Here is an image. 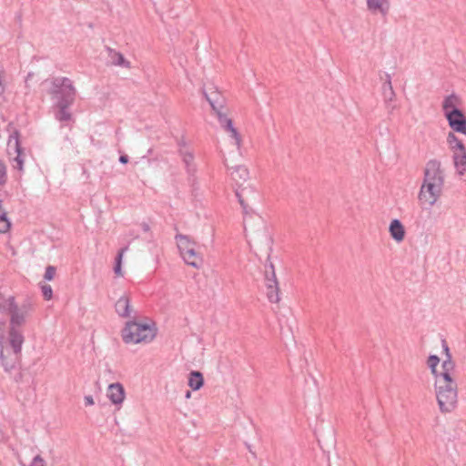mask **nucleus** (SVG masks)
<instances>
[{
    "mask_svg": "<svg viewBox=\"0 0 466 466\" xmlns=\"http://www.w3.org/2000/svg\"><path fill=\"white\" fill-rule=\"evenodd\" d=\"M35 310V304L30 298H26L18 305L14 296L8 298L0 293V313L11 317L12 344L16 346L22 340V326L26 319Z\"/></svg>",
    "mask_w": 466,
    "mask_h": 466,
    "instance_id": "obj_1",
    "label": "nucleus"
},
{
    "mask_svg": "<svg viewBox=\"0 0 466 466\" xmlns=\"http://www.w3.org/2000/svg\"><path fill=\"white\" fill-rule=\"evenodd\" d=\"M48 93L55 100V106L58 109L56 118L60 122L70 121L72 114L68 108L74 104L76 96V90L72 81L65 76L54 78Z\"/></svg>",
    "mask_w": 466,
    "mask_h": 466,
    "instance_id": "obj_2",
    "label": "nucleus"
},
{
    "mask_svg": "<svg viewBox=\"0 0 466 466\" xmlns=\"http://www.w3.org/2000/svg\"><path fill=\"white\" fill-rule=\"evenodd\" d=\"M157 333V328L153 320L140 322L133 319L126 322L121 330V337L126 344L150 343Z\"/></svg>",
    "mask_w": 466,
    "mask_h": 466,
    "instance_id": "obj_3",
    "label": "nucleus"
},
{
    "mask_svg": "<svg viewBox=\"0 0 466 466\" xmlns=\"http://www.w3.org/2000/svg\"><path fill=\"white\" fill-rule=\"evenodd\" d=\"M437 402L441 412L447 413L454 410L458 404V385L451 375L438 379L434 382Z\"/></svg>",
    "mask_w": 466,
    "mask_h": 466,
    "instance_id": "obj_4",
    "label": "nucleus"
},
{
    "mask_svg": "<svg viewBox=\"0 0 466 466\" xmlns=\"http://www.w3.org/2000/svg\"><path fill=\"white\" fill-rule=\"evenodd\" d=\"M175 239L185 263L194 268H199L203 265V258L196 250L197 242L192 240L189 236L180 233L175 236Z\"/></svg>",
    "mask_w": 466,
    "mask_h": 466,
    "instance_id": "obj_5",
    "label": "nucleus"
},
{
    "mask_svg": "<svg viewBox=\"0 0 466 466\" xmlns=\"http://www.w3.org/2000/svg\"><path fill=\"white\" fill-rule=\"evenodd\" d=\"M232 171L230 173L232 179L236 182L238 187L236 189V197L244 210L245 213H248V196L253 194V190L248 187H241L242 183L246 182L248 178L249 172L245 166H236L232 167Z\"/></svg>",
    "mask_w": 466,
    "mask_h": 466,
    "instance_id": "obj_6",
    "label": "nucleus"
},
{
    "mask_svg": "<svg viewBox=\"0 0 466 466\" xmlns=\"http://www.w3.org/2000/svg\"><path fill=\"white\" fill-rule=\"evenodd\" d=\"M264 280L267 289V298L271 303H278L279 298V286L276 276L275 267L268 256L264 265Z\"/></svg>",
    "mask_w": 466,
    "mask_h": 466,
    "instance_id": "obj_7",
    "label": "nucleus"
},
{
    "mask_svg": "<svg viewBox=\"0 0 466 466\" xmlns=\"http://www.w3.org/2000/svg\"><path fill=\"white\" fill-rule=\"evenodd\" d=\"M7 130L10 133L8 143H7V152L8 155H12L10 152V149L12 147V140L14 139V146L13 149L14 152L16 154V156L11 159L13 162L14 168L18 169L19 171L24 170V155H25V149L23 148L20 141V131L15 128L13 125V123H9L7 125Z\"/></svg>",
    "mask_w": 466,
    "mask_h": 466,
    "instance_id": "obj_8",
    "label": "nucleus"
},
{
    "mask_svg": "<svg viewBox=\"0 0 466 466\" xmlns=\"http://www.w3.org/2000/svg\"><path fill=\"white\" fill-rule=\"evenodd\" d=\"M444 116L453 133L466 136V115L461 108L447 111Z\"/></svg>",
    "mask_w": 466,
    "mask_h": 466,
    "instance_id": "obj_9",
    "label": "nucleus"
},
{
    "mask_svg": "<svg viewBox=\"0 0 466 466\" xmlns=\"http://www.w3.org/2000/svg\"><path fill=\"white\" fill-rule=\"evenodd\" d=\"M203 95L209 103L218 120L219 115H227L222 111L226 105V99L217 87L211 86L208 90L204 89Z\"/></svg>",
    "mask_w": 466,
    "mask_h": 466,
    "instance_id": "obj_10",
    "label": "nucleus"
},
{
    "mask_svg": "<svg viewBox=\"0 0 466 466\" xmlns=\"http://www.w3.org/2000/svg\"><path fill=\"white\" fill-rule=\"evenodd\" d=\"M442 187V185L423 181L419 193L420 201L432 206L440 197Z\"/></svg>",
    "mask_w": 466,
    "mask_h": 466,
    "instance_id": "obj_11",
    "label": "nucleus"
},
{
    "mask_svg": "<svg viewBox=\"0 0 466 466\" xmlns=\"http://www.w3.org/2000/svg\"><path fill=\"white\" fill-rule=\"evenodd\" d=\"M424 182L444 184L443 171L441 168V162L437 159H431L426 163L424 169Z\"/></svg>",
    "mask_w": 466,
    "mask_h": 466,
    "instance_id": "obj_12",
    "label": "nucleus"
},
{
    "mask_svg": "<svg viewBox=\"0 0 466 466\" xmlns=\"http://www.w3.org/2000/svg\"><path fill=\"white\" fill-rule=\"evenodd\" d=\"M107 397L115 405H120L126 397L124 386L120 382H115L107 388Z\"/></svg>",
    "mask_w": 466,
    "mask_h": 466,
    "instance_id": "obj_13",
    "label": "nucleus"
},
{
    "mask_svg": "<svg viewBox=\"0 0 466 466\" xmlns=\"http://www.w3.org/2000/svg\"><path fill=\"white\" fill-rule=\"evenodd\" d=\"M115 310L121 318H128L131 314V299L128 294L122 295L115 303Z\"/></svg>",
    "mask_w": 466,
    "mask_h": 466,
    "instance_id": "obj_14",
    "label": "nucleus"
},
{
    "mask_svg": "<svg viewBox=\"0 0 466 466\" xmlns=\"http://www.w3.org/2000/svg\"><path fill=\"white\" fill-rule=\"evenodd\" d=\"M179 154L182 157V160L186 165L187 172L189 176L188 180L192 184V186H194L197 180V177L195 176L197 168L196 166L193 164L194 155L192 152L183 151L182 149L179 150Z\"/></svg>",
    "mask_w": 466,
    "mask_h": 466,
    "instance_id": "obj_15",
    "label": "nucleus"
},
{
    "mask_svg": "<svg viewBox=\"0 0 466 466\" xmlns=\"http://www.w3.org/2000/svg\"><path fill=\"white\" fill-rule=\"evenodd\" d=\"M219 124L223 127L228 132L231 134V137L235 140V144L239 148L241 144V136L237 130V128L233 126V121L231 118H228L227 115H219Z\"/></svg>",
    "mask_w": 466,
    "mask_h": 466,
    "instance_id": "obj_16",
    "label": "nucleus"
},
{
    "mask_svg": "<svg viewBox=\"0 0 466 466\" xmlns=\"http://www.w3.org/2000/svg\"><path fill=\"white\" fill-rule=\"evenodd\" d=\"M389 232L390 237L398 243L403 241L406 234L403 224L398 218H394L390 221Z\"/></svg>",
    "mask_w": 466,
    "mask_h": 466,
    "instance_id": "obj_17",
    "label": "nucleus"
},
{
    "mask_svg": "<svg viewBox=\"0 0 466 466\" xmlns=\"http://www.w3.org/2000/svg\"><path fill=\"white\" fill-rule=\"evenodd\" d=\"M367 6L372 13H380L382 16H386L389 13V0H367Z\"/></svg>",
    "mask_w": 466,
    "mask_h": 466,
    "instance_id": "obj_18",
    "label": "nucleus"
},
{
    "mask_svg": "<svg viewBox=\"0 0 466 466\" xmlns=\"http://www.w3.org/2000/svg\"><path fill=\"white\" fill-rule=\"evenodd\" d=\"M204 376L198 370H192L188 374L187 385L192 390H198L204 386Z\"/></svg>",
    "mask_w": 466,
    "mask_h": 466,
    "instance_id": "obj_19",
    "label": "nucleus"
},
{
    "mask_svg": "<svg viewBox=\"0 0 466 466\" xmlns=\"http://www.w3.org/2000/svg\"><path fill=\"white\" fill-rule=\"evenodd\" d=\"M461 103V100L456 94L452 93L447 96L442 102L443 113L446 114L447 111L452 110V108H459Z\"/></svg>",
    "mask_w": 466,
    "mask_h": 466,
    "instance_id": "obj_20",
    "label": "nucleus"
},
{
    "mask_svg": "<svg viewBox=\"0 0 466 466\" xmlns=\"http://www.w3.org/2000/svg\"><path fill=\"white\" fill-rule=\"evenodd\" d=\"M107 51L112 58V63L115 66H119L125 68H130V62L127 61L122 53L115 51L114 49L107 47Z\"/></svg>",
    "mask_w": 466,
    "mask_h": 466,
    "instance_id": "obj_21",
    "label": "nucleus"
},
{
    "mask_svg": "<svg viewBox=\"0 0 466 466\" xmlns=\"http://www.w3.org/2000/svg\"><path fill=\"white\" fill-rule=\"evenodd\" d=\"M447 143L454 153L466 151L464 144L453 132H449L447 136Z\"/></svg>",
    "mask_w": 466,
    "mask_h": 466,
    "instance_id": "obj_22",
    "label": "nucleus"
},
{
    "mask_svg": "<svg viewBox=\"0 0 466 466\" xmlns=\"http://www.w3.org/2000/svg\"><path fill=\"white\" fill-rule=\"evenodd\" d=\"M454 166L460 175H463L466 171V151L455 152L453 155Z\"/></svg>",
    "mask_w": 466,
    "mask_h": 466,
    "instance_id": "obj_23",
    "label": "nucleus"
},
{
    "mask_svg": "<svg viewBox=\"0 0 466 466\" xmlns=\"http://www.w3.org/2000/svg\"><path fill=\"white\" fill-rule=\"evenodd\" d=\"M455 366L452 356L445 358L441 364L442 370L441 371V377H439V379H444L445 375H451V372L455 370Z\"/></svg>",
    "mask_w": 466,
    "mask_h": 466,
    "instance_id": "obj_24",
    "label": "nucleus"
},
{
    "mask_svg": "<svg viewBox=\"0 0 466 466\" xmlns=\"http://www.w3.org/2000/svg\"><path fill=\"white\" fill-rule=\"evenodd\" d=\"M382 95L384 97L386 108L388 109L389 114H391L393 112V110L396 108V106L392 105V102L396 96L395 92L393 89H390V90L382 92Z\"/></svg>",
    "mask_w": 466,
    "mask_h": 466,
    "instance_id": "obj_25",
    "label": "nucleus"
},
{
    "mask_svg": "<svg viewBox=\"0 0 466 466\" xmlns=\"http://www.w3.org/2000/svg\"><path fill=\"white\" fill-rule=\"evenodd\" d=\"M41 290H42L43 298L46 300H50L53 298V289L50 285H48V284L41 285Z\"/></svg>",
    "mask_w": 466,
    "mask_h": 466,
    "instance_id": "obj_26",
    "label": "nucleus"
},
{
    "mask_svg": "<svg viewBox=\"0 0 466 466\" xmlns=\"http://www.w3.org/2000/svg\"><path fill=\"white\" fill-rule=\"evenodd\" d=\"M7 182L6 166L0 159V186H4Z\"/></svg>",
    "mask_w": 466,
    "mask_h": 466,
    "instance_id": "obj_27",
    "label": "nucleus"
},
{
    "mask_svg": "<svg viewBox=\"0 0 466 466\" xmlns=\"http://www.w3.org/2000/svg\"><path fill=\"white\" fill-rule=\"evenodd\" d=\"M440 363V358L437 355H430L427 360V364L431 370H435Z\"/></svg>",
    "mask_w": 466,
    "mask_h": 466,
    "instance_id": "obj_28",
    "label": "nucleus"
},
{
    "mask_svg": "<svg viewBox=\"0 0 466 466\" xmlns=\"http://www.w3.org/2000/svg\"><path fill=\"white\" fill-rule=\"evenodd\" d=\"M56 272V267L51 266V265L47 266L46 268L44 279L47 281H51L55 278Z\"/></svg>",
    "mask_w": 466,
    "mask_h": 466,
    "instance_id": "obj_29",
    "label": "nucleus"
},
{
    "mask_svg": "<svg viewBox=\"0 0 466 466\" xmlns=\"http://www.w3.org/2000/svg\"><path fill=\"white\" fill-rule=\"evenodd\" d=\"M385 77H386L385 82L382 85V92L393 89L392 84H391V76H390V75L386 73L385 74Z\"/></svg>",
    "mask_w": 466,
    "mask_h": 466,
    "instance_id": "obj_30",
    "label": "nucleus"
},
{
    "mask_svg": "<svg viewBox=\"0 0 466 466\" xmlns=\"http://www.w3.org/2000/svg\"><path fill=\"white\" fill-rule=\"evenodd\" d=\"M127 248H128L126 246L124 248H121L118 250V252L115 258V264L122 265L123 256H124V253L127 250Z\"/></svg>",
    "mask_w": 466,
    "mask_h": 466,
    "instance_id": "obj_31",
    "label": "nucleus"
},
{
    "mask_svg": "<svg viewBox=\"0 0 466 466\" xmlns=\"http://www.w3.org/2000/svg\"><path fill=\"white\" fill-rule=\"evenodd\" d=\"M30 466H46V462L41 455H36L34 457L32 464Z\"/></svg>",
    "mask_w": 466,
    "mask_h": 466,
    "instance_id": "obj_32",
    "label": "nucleus"
},
{
    "mask_svg": "<svg viewBox=\"0 0 466 466\" xmlns=\"http://www.w3.org/2000/svg\"><path fill=\"white\" fill-rule=\"evenodd\" d=\"M441 346H442V349H443V352L445 354V358H447L448 356H451V353L450 351V348L448 346V343L446 341V339H442L441 340Z\"/></svg>",
    "mask_w": 466,
    "mask_h": 466,
    "instance_id": "obj_33",
    "label": "nucleus"
},
{
    "mask_svg": "<svg viewBox=\"0 0 466 466\" xmlns=\"http://www.w3.org/2000/svg\"><path fill=\"white\" fill-rule=\"evenodd\" d=\"M114 272L116 276H123L122 265L114 264Z\"/></svg>",
    "mask_w": 466,
    "mask_h": 466,
    "instance_id": "obj_34",
    "label": "nucleus"
},
{
    "mask_svg": "<svg viewBox=\"0 0 466 466\" xmlns=\"http://www.w3.org/2000/svg\"><path fill=\"white\" fill-rule=\"evenodd\" d=\"M84 400L86 406H91L94 404V399L91 395L85 396Z\"/></svg>",
    "mask_w": 466,
    "mask_h": 466,
    "instance_id": "obj_35",
    "label": "nucleus"
},
{
    "mask_svg": "<svg viewBox=\"0 0 466 466\" xmlns=\"http://www.w3.org/2000/svg\"><path fill=\"white\" fill-rule=\"evenodd\" d=\"M118 160H119V162H120L121 164L126 165V164H127V163H128V161H129V157H128V156H127V155L123 154V155H120V157H119V159H118Z\"/></svg>",
    "mask_w": 466,
    "mask_h": 466,
    "instance_id": "obj_36",
    "label": "nucleus"
},
{
    "mask_svg": "<svg viewBox=\"0 0 466 466\" xmlns=\"http://www.w3.org/2000/svg\"><path fill=\"white\" fill-rule=\"evenodd\" d=\"M14 380L17 383L22 382L23 381V372L20 371V370L17 371L16 374L14 377Z\"/></svg>",
    "mask_w": 466,
    "mask_h": 466,
    "instance_id": "obj_37",
    "label": "nucleus"
},
{
    "mask_svg": "<svg viewBox=\"0 0 466 466\" xmlns=\"http://www.w3.org/2000/svg\"><path fill=\"white\" fill-rule=\"evenodd\" d=\"M140 226H141V228H142V230H143L144 232H146V233H150V226H149V224H148V223H147V222H142V223L140 224Z\"/></svg>",
    "mask_w": 466,
    "mask_h": 466,
    "instance_id": "obj_38",
    "label": "nucleus"
},
{
    "mask_svg": "<svg viewBox=\"0 0 466 466\" xmlns=\"http://www.w3.org/2000/svg\"><path fill=\"white\" fill-rule=\"evenodd\" d=\"M431 372L434 376L435 381L441 377V371H438L437 368H435V370H431Z\"/></svg>",
    "mask_w": 466,
    "mask_h": 466,
    "instance_id": "obj_39",
    "label": "nucleus"
},
{
    "mask_svg": "<svg viewBox=\"0 0 466 466\" xmlns=\"http://www.w3.org/2000/svg\"><path fill=\"white\" fill-rule=\"evenodd\" d=\"M190 397H191V391L190 390H187L186 394H185V398L186 399H189Z\"/></svg>",
    "mask_w": 466,
    "mask_h": 466,
    "instance_id": "obj_40",
    "label": "nucleus"
},
{
    "mask_svg": "<svg viewBox=\"0 0 466 466\" xmlns=\"http://www.w3.org/2000/svg\"><path fill=\"white\" fill-rule=\"evenodd\" d=\"M178 146L179 147H185L186 146V142L184 140H181L178 142Z\"/></svg>",
    "mask_w": 466,
    "mask_h": 466,
    "instance_id": "obj_41",
    "label": "nucleus"
},
{
    "mask_svg": "<svg viewBox=\"0 0 466 466\" xmlns=\"http://www.w3.org/2000/svg\"><path fill=\"white\" fill-rule=\"evenodd\" d=\"M250 212H253V209H250ZM243 213H244L245 215H247V213H245L244 211H243ZM248 214H249V210H248Z\"/></svg>",
    "mask_w": 466,
    "mask_h": 466,
    "instance_id": "obj_42",
    "label": "nucleus"
}]
</instances>
